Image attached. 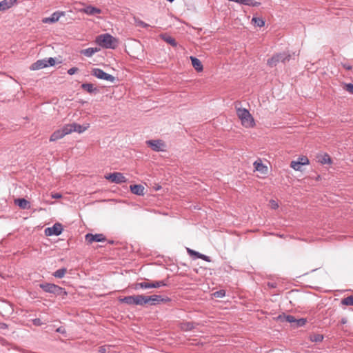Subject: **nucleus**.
Listing matches in <instances>:
<instances>
[{"mask_svg": "<svg viewBox=\"0 0 353 353\" xmlns=\"http://www.w3.org/2000/svg\"><path fill=\"white\" fill-rule=\"evenodd\" d=\"M96 43L103 48L115 49L118 45V40L111 34L105 33L97 36Z\"/></svg>", "mask_w": 353, "mask_h": 353, "instance_id": "obj_1", "label": "nucleus"}, {"mask_svg": "<svg viewBox=\"0 0 353 353\" xmlns=\"http://www.w3.org/2000/svg\"><path fill=\"white\" fill-rule=\"evenodd\" d=\"M236 114L238 117L241 121V124L245 128H250L254 126V121L250 113L245 108H236Z\"/></svg>", "mask_w": 353, "mask_h": 353, "instance_id": "obj_2", "label": "nucleus"}, {"mask_svg": "<svg viewBox=\"0 0 353 353\" xmlns=\"http://www.w3.org/2000/svg\"><path fill=\"white\" fill-rule=\"evenodd\" d=\"M121 303L132 305H145V300L144 295H134L125 296L120 299Z\"/></svg>", "mask_w": 353, "mask_h": 353, "instance_id": "obj_3", "label": "nucleus"}, {"mask_svg": "<svg viewBox=\"0 0 353 353\" xmlns=\"http://www.w3.org/2000/svg\"><path fill=\"white\" fill-rule=\"evenodd\" d=\"M290 57V54L287 52L278 53L269 59L267 61V64L272 68L276 66L279 62L285 63L286 61H289Z\"/></svg>", "mask_w": 353, "mask_h": 353, "instance_id": "obj_4", "label": "nucleus"}, {"mask_svg": "<svg viewBox=\"0 0 353 353\" xmlns=\"http://www.w3.org/2000/svg\"><path fill=\"white\" fill-rule=\"evenodd\" d=\"M55 59L52 57L40 59L32 63L30 69L31 70H38L40 69L45 68L49 65L52 66L55 64Z\"/></svg>", "mask_w": 353, "mask_h": 353, "instance_id": "obj_5", "label": "nucleus"}, {"mask_svg": "<svg viewBox=\"0 0 353 353\" xmlns=\"http://www.w3.org/2000/svg\"><path fill=\"white\" fill-rule=\"evenodd\" d=\"M91 74L97 79L105 80L111 83H114L116 80V78L114 76L105 72L100 68H92L91 70Z\"/></svg>", "mask_w": 353, "mask_h": 353, "instance_id": "obj_6", "label": "nucleus"}, {"mask_svg": "<svg viewBox=\"0 0 353 353\" xmlns=\"http://www.w3.org/2000/svg\"><path fill=\"white\" fill-rule=\"evenodd\" d=\"M147 145L151 148V149L155 152H163L165 151L166 145L163 140H148L146 141Z\"/></svg>", "mask_w": 353, "mask_h": 353, "instance_id": "obj_7", "label": "nucleus"}, {"mask_svg": "<svg viewBox=\"0 0 353 353\" xmlns=\"http://www.w3.org/2000/svg\"><path fill=\"white\" fill-rule=\"evenodd\" d=\"M105 178L112 183L118 184L125 183L127 181L126 178L121 172L110 173L108 175H106Z\"/></svg>", "mask_w": 353, "mask_h": 353, "instance_id": "obj_8", "label": "nucleus"}, {"mask_svg": "<svg viewBox=\"0 0 353 353\" xmlns=\"http://www.w3.org/2000/svg\"><path fill=\"white\" fill-rule=\"evenodd\" d=\"M62 231H63L62 225L59 223H56L53 225L52 227L47 228L45 230V234L47 236H52V235L58 236L61 234Z\"/></svg>", "mask_w": 353, "mask_h": 353, "instance_id": "obj_9", "label": "nucleus"}, {"mask_svg": "<svg viewBox=\"0 0 353 353\" xmlns=\"http://www.w3.org/2000/svg\"><path fill=\"white\" fill-rule=\"evenodd\" d=\"M145 305L150 304L151 305H156L157 303H159L161 302H166L170 301L168 298L164 299L160 295H152V296H145Z\"/></svg>", "mask_w": 353, "mask_h": 353, "instance_id": "obj_10", "label": "nucleus"}, {"mask_svg": "<svg viewBox=\"0 0 353 353\" xmlns=\"http://www.w3.org/2000/svg\"><path fill=\"white\" fill-rule=\"evenodd\" d=\"M65 12L63 11H57L53 12L50 17H45L42 21L45 23H53L59 21L61 17L64 16Z\"/></svg>", "mask_w": 353, "mask_h": 353, "instance_id": "obj_11", "label": "nucleus"}, {"mask_svg": "<svg viewBox=\"0 0 353 353\" xmlns=\"http://www.w3.org/2000/svg\"><path fill=\"white\" fill-rule=\"evenodd\" d=\"M85 238V241L90 244L93 242H103L105 241V237L103 234H87Z\"/></svg>", "mask_w": 353, "mask_h": 353, "instance_id": "obj_12", "label": "nucleus"}, {"mask_svg": "<svg viewBox=\"0 0 353 353\" xmlns=\"http://www.w3.org/2000/svg\"><path fill=\"white\" fill-rule=\"evenodd\" d=\"M81 12L85 13L88 15H95L97 14H100L101 10L99 8L96 7H93L92 6H88L80 10Z\"/></svg>", "mask_w": 353, "mask_h": 353, "instance_id": "obj_13", "label": "nucleus"}, {"mask_svg": "<svg viewBox=\"0 0 353 353\" xmlns=\"http://www.w3.org/2000/svg\"><path fill=\"white\" fill-rule=\"evenodd\" d=\"M17 0H3L0 2V11H5L10 8Z\"/></svg>", "mask_w": 353, "mask_h": 353, "instance_id": "obj_14", "label": "nucleus"}, {"mask_svg": "<svg viewBox=\"0 0 353 353\" xmlns=\"http://www.w3.org/2000/svg\"><path fill=\"white\" fill-rule=\"evenodd\" d=\"M14 203L23 210H28L30 208V202L23 198L15 199Z\"/></svg>", "mask_w": 353, "mask_h": 353, "instance_id": "obj_15", "label": "nucleus"}, {"mask_svg": "<svg viewBox=\"0 0 353 353\" xmlns=\"http://www.w3.org/2000/svg\"><path fill=\"white\" fill-rule=\"evenodd\" d=\"M131 192L137 195H143L144 194V190L145 188L141 185H132L130 187Z\"/></svg>", "mask_w": 353, "mask_h": 353, "instance_id": "obj_16", "label": "nucleus"}, {"mask_svg": "<svg viewBox=\"0 0 353 353\" xmlns=\"http://www.w3.org/2000/svg\"><path fill=\"white\" fill-rule=\"evenodd\" d=\"M39 287L46 292L54 294L55 284L50 283H44L39 284Z\"/></svg>", "mask_w": 353, "mask_h": 353, "instance_id": "obj_17", "label": "nucleus"}, {"mask_svg": "<svg viewBox=\"0 0 353 353\" xmlns=\"http://www.w3.org/2000/svg\"><path fill=\"white\" fill-rule=\"evenodd\" d=\"M160 37L166 43L171 45L172 47H176L177 43L174 38L168 35V34H161Z\"/></svg>", "mask_w": 353, "mask_h": 353, "instance_id": "obj_18", "label": "nucleus"}, {"mask_svg": "<svg viewBox=\"0 0 353 353\" xmlns=\"http://www.w3.org/2000/svg\"><path fill=\"white\" fill-rule=\"evenodd\" d=\"M190 59L192 66L196 71L201 72L203 70V65L199 59L194 57H190Z\"/></svg>", "mask_w": 353, "mask_h": 353, "instance_id": "obj_19", "label": "nucleus"}, {"mask_svg": "<svg viewBox=\"0 0 353 353\" xmlns=\"http://www.w3.org/2000/svg\"><path fill=\"white\" fill-rule=\"evenodd\" d=\"M253 165L255 170L261 173L265 174L268 171V168L262 163L261 160L254 161Z\"/></svg>", "mask_w": 353, "mask_h": 353, "instance_id": "obj_20", "label": "nucleus"}, {"mask_svg": "<svg viewBox=\"0 0 353 353\" xmlns=\"http://www.w3.org/2000/svg\"><path fill=\"white\" fill-rule=\"evenodd\" d=\"M99 50L97 48H88L81 51V54L87 57H91L94 53Z\"/></svg>", "mask_w": 353, "mask_h": 353, "instance_id": "obj_21", "label": "nucleus"}, {"mask_svg": "<svg viewBox=\"0 0 353 353\" xmlns=\"http://www.w3.org/2000/svg\"><path fill=\"white\" fill-rule=\"evenodd\" d=\"M133 288L135 290H138L139 289H148L151 288V282H141L137 283L134 284Z\"/></svg>", "mask_w": 353, "mask_h": 353, "instance_id": "obj_22", "label": "nucleus"}, {"mask_svg": "<svg viewBox=\"0 0 353 353\" xmlns=\"http://www.w3.org/2000/svg\"><path fill=\"white\" fill-rule=\"evenodd\" d=\"M64 137V134L61 130H56L54 132L52 133V134L50 137V141H55L58 139H60Z\"/></svg>", "mask_w": 353, "mask_h": 353, "instance_id": "obj_23", "label": "nucleus"}, {"mask_svg": "<svg viewBox=\"0 0 353 353\" xmlns=\"http://www.w3.org/2000/svg\"><path fill=\"white\" fill-rule=\"evenodd\" d=\"M81 87L83 90L87 91L90 94L97 90V88L94 87L93 84L92 83H83L81 84Z\"/></svg>", "mask_w": 353, "mask_h": 353, "instance_id": "obj_24", "label": "nucleus"}, {"mask_svg": "<svg viewBox=\"0 0 353 353\" xmlns=\"http://www.w3.org/2000/svg\"><path fill=\"white\" fill-rule=\"evenodd\" d=\"M74 128V123H71V124H68V125H64L62 128H61V130L65 135H67L68 134H70L71 132H74V130H75Z\"/></svg>", "mask_w": 353, "mask_h": 353, "instance_id": "obj_25", "label": "nucleus"}, {"mask_svg": "<svg viewBox=\"0 0 353 353\" xmlns=\"http://www.w3.org/2000/svg\"><path fill=\"white\" fill-rule=\"evenodd\" d=\"M252 22L254 23L255 26L261 28L265 26V21L263 18L260 17H253L252 19Z\"/></svg>", "mask_w": 353, "mask_h": 353, "instance_id": "obj_26", "label": "nucleus"}, {"mask_svg": "<svg viewBox=\"0 0 353 353\" xmlns=\"http://www.w3.org/2000/svg\"><path fill=\"white\" fill-rule=\"evenodd\" d=\"M66 272H67V269L65 268H63L59 269L57 271H55L52 274V275L56 278L61 279V278L64 277Z\"/></svg>", "mask_w": 353, "mask_h": 353, "instance_id": "obj_27", "label": "nucleus"}, {"mask_svg": "<svg viewBox=\"0 0 353 353\" xmlns=\"http://www.w3.org/2000/svg\"><path fill=\"white\" fill-rule=\"evenodd\" d=\"M168 283L167 281L163 280V281H152L151 282V288H159L162 286H167Z\"/></svg>", "mask_w": 353, "mask_h": 353, "instance_id": "obj_28", "label": "nucleus"}, {"mask_svg": "<svg viewBox=\"0 0 353 353\" xmlns=\"http://www.w3.org/2000/svg\"><path fill=\"white\" fill-rule=\"evenodd\" d=\"M54 294L55 295H63V296H66L67 295V292L65 291V290L57 285H55V287H54Z\"/></svg>", "mask_w": 353, "mask_h": 353, "instance_id": "obj_29", "label": "nucleus"}, {"mask_svg": "<svg viewBox=\"0 0 353 353\" xmlns=\"http://www.w3.org/2000/svg\"><path fill=\"white\" fill-rule=\"evenodd\" d=\"M89 127V125H87L86 126L81 125L79 124L74 123V128L75 130L74 132H77L79 133L83 132L85 131Z\"/></svg>", "mask_w": 353, "mask_h": 353, "instance_id": "obj_30", "label": "nucleus"}, {"mask_svg": "<svg viewBox=\"0 0 353 353\" xmlns=\"http://www.w3.org/2000/svg\"><path fill=\"white\" fill-rule=\"evenodd\" d=\"M319 161L322 164L330 163L332 162L330 157L327 154H325L319 157Z\"/></svg>", "mask_w": 353, "mask_h": 353, "instance_id": "obj_31", "label": "nucleus"}, {"mask_svg": "<svg viewBox=\"0 0 353 353\" xmlns=\"http://www.w3.org/2000/svg\"><path fill=\"white\" fill-rule=\"evenodd\" d=\"M341 304L345 305H353V295L349 296L342 299Z\"/></svg>", "mask_w": 353, "mask_h": 353, "instance_id": "obj_32", "label": "nucleus"}, {"mask_svg": "<svg viewBox=\"0 0 353 353\" xmlns=\"http://www.w3.org/2000/svg\"><path fill=\"white\" fill-rule=\"evenodd\" d=\"M290 166L292 168H293L294 170L299 171L301 170L302 165L299 163L297 161H292L290 163Z\"/></svg>", "mask_w": 353, "mask_h": 353, "instance_id": "obj_33", "label": "nucleus"}, {"mask_svg": "<svg viewBox=\"0 0 353 353\" xmlns=\"http://www.w3.org/2000/svg\"><path fill=\"white\" fill-rule=\"evenodd\" d=\"M198 259H201L205 261L210 262V258L208 256H206L205 254H203L201 253H199L198 252H196V254L194 255Z\"/></svg>", "mask_w": 353, "mask_h": 353, "instance_id": "obj_34", "label": "nucleus"}, {"mask_svg": "<svg viewBox=\"0 0 353 353\" xmlns=\"http://www.w3.org/2000/svg\"><path fill=\"white\" fill-rule=\"evenodd\" d=\"M306 319L303 318L296 319L294 326H296V327H302L306 323Z\"/></svg>", "mask_w": 353, "mask_h": 353, "instance_id": "obj_35", "label": "nucleus"}, {"mask_svg": "<svg viewBox=\"0 0 353 353\" xmlns=\"http://www.w3.org/2000/svg\"><path fill=\"white\" fill-rule=\"evenodd\" d=\"M194 327L192 323L187 322L182 325V329L184 330H191Z\"/></svg>", "mask_w": 353, "mask_h": 353, "instance_id": "obj_36", "label": "nucleus"}, {"mask_svg": "<svg viewBox=\"0 0 353 353\" xmlns=\"http://www.w3.org/2000/svg\"><path fill=\"white\" fill-rule=\"evenodd\" d=\"M135 24L137 26H140L141 28H146L148 27H149V24L145 23L144 21L140 20V19H135Z\"/></svg>", "mask_w": 353, "mask_h": 353, "instance_id": "obj_37", "label": "nucleus"}, {"mask_svg": "<svg viewBox=\"0 0 353 353\" xmlns=\"http://www.w3.org/2000/svg\"><path fill=\"white\" fill-rule=\"evenodd\" d=\"M323 339V336L321 334H314L311 336V340L314 342H321Z\"/></svg>", "mask_w": 353, "mask_h": 353, "instance_id": "obj_38", "label": "nucleus"}, {"mask_svg": "<svg viewBox=\"0 0 353 353\" xmlns=\"http://www.w3.org/2000/svg\"><path fill=\"white\" fill-rule=\"evenodd\" d=\"M299 163H300L302 165H307L309 164V160L307 159V157H305V156H303V157H301L298 159V161H297Z\"/></svg>", "mask_w": 353, "mask_h": 353, "instance_id": "obj_39", "label": "nucleus"}, {"mask_svg": "<svg viewBox=\"0 0 353 353\" xmlns=\"http://www.w3.org/2000/svg\"><path fill=\"white\" fill-rule=\"evenodd\" d=\"M284 319L285 320V321L288 322V323H294L295 324V322H296V318L292 316V315H286V316H284Z\"/></svg>", "mask_w": 353, "mask_h": 353, "instance_id": "obj_40", "label": "nucleus"}, {"mask_svg": "<svg viewBox=\"0 0 353 353\" xmlns=\"http://www.w3.org/2000/svg\"><path fill=\"white\" fill-rule=\"evenodd\" d=\"M225 295V292L223 290L216 291L214 293V296L216 298H222Z\"/></svg>", "mask_w": 353, "mask_h": 353, "instance_id": "obj_41", "label": "nucleus"}, {"mask_svg": "<svg viewBox=\"0 0 353 353\" xmlns=\"http://www.w3.org/2000/svg\"><path fill=\"white\" fill-rule=\"evenodd\" d=\"M345 90L350 92V94H353V84L352 83H345L344 85Z\"/></svg>", "mask_w": 353, "mask_h": 353, "instance_id": "obj_42", "label": "nucleus"}, {"mask_svg": "<svg viewBox=\"0 0 353 353\" xmlns=\"http://www.w3.org/2000/svg\"><path fill=\"white\" fill-rule=\"evenodd\" d=\"M246 6H258L260 5L259 2L254 1L253 0H247Z\"/></svg>", "mask_w": 353, "mask_h": 353, "instance_id": "obj_43", "label": "nucleus"}, {"mask_svg": "<svg viewBox=\"0 0 353 353\" xmlns=\"http://www.w3.org/2000/svg\"><path fill=\"white\" fill-rule=\"evenodd\" d=\"M110 347L109 346H101L99 348V352L100 353H106L109 351Z\"/></svg>", "mask_w": 353, "mask_h": 353, "instance_id": "obj_44", "label": "nucleus"}, {"mask_svg": "<svg viewBox=\"0 0 353 353\" xmlns=\"http://www.w3.org/2000/svg\"><path fill=\"white\" fill-rule=\"evenodd\" d=\"M78 70L79 69L76 67L71 68L68 70V74L70 75H72L74 73H76L78 71Z\"/></svg>", "mask_w": 353, "mask_h": 353, "instance_id": "obj_45", "label": "nucleus"}, {"mask_svg": "<svg viewBox=\"0 0 353 353\" xmlns=\"http://www.w3.org/2000/svg\"><path fill=\"white\" fill-rule=\"evenodd\" d=\"M32 323L34 325H37V326H39V325H41L43 324L41 320L40 319H34L32 320Z\"/></svg>", "mask_w": 353, "mask_h": 353, "instance_id": "obj_46", "label": "nucleus"}, {"mask_svg": "<svg viewBox=\"0 0 353 353\" xmlns=\"http://www.w3.org/2000/svg\"><path fill=\"white\" fill-rule=\"evenodd\" d=\"M270 203L272 209H276L279 207V205L274 200H271Z\"/></svg>", "mask_w": 353, "mask_h": 353, "instance_id": "obj_47", "label": "nucleus"}, {"mask_svg": "<svg viewBox=\"0 0 353 353\" xmlns=\"http://www.w3.org/2000/svg\"><path fill=\"white\" fill-rule=\"evenodd\" d=\"M341 65L347 70H350L352 68V65L347 63H342Z\"/></svg>", "mask_w": 353, "mask_h": 353, "instance_id": "obj_48", "label": "nucleus"}, {"mask_svg": "<svg viewBox=\"0 0 353 353\" xmlns=\"http://www.w3.org/2000/svg\"><path fill=\"white\" fill-rule=\"evenodd\" d=\"M56 331L57 332L61 333V334H65V327H63L62 326L58 327Z\"/></svg>", "mask_w": 353, "mask_h": 353, "instance_id": "obj_49", "label": "nucleus"}, {"mask_svg": "<svg viewBox=\"0 0 353 353\" xmlns=\"http://www.w3.org/2000/svg\"><path fill=\"white\" fill-rule=\"evenodd\" d=\"M187 251H188V254L190 255H191V256H194L196 254V251H194V250H191L190 248H188Z\"/></svg>", "mask_w": 353, "mask_h": 353, "instance_id": "obj_50", "label": "nucleus"}, {"mask_svg": "<svg viewBox=\"0 0 353 353\" xmlns=\"http://www.w3.org/2000/svg\"><path fill=\"white\" fill-rule=\"evenodd\" d=\"M52 198H54V199H59L61 197V195L59 193H56L54 194H52Z\"/></svg>", "mask_w": 353, "mask_h": 353, "instance_id": "obj_51", "label": "nucleus"}, {"mask_svg": "<svg viewBox=\"0 0 353 353\" xmlns=\"http://www.w3.org/2000/svg\"><path fill=\"white\" fill-rule=\"evenodd\" d=\"M347 322L346 319H343L342 321H341V323H345Z\"/></svg>", "mask_w": 353, "mask_h": 353, "instance_id": "obj_52", "label": "nucleus"}, {"mask_svg": "<svg viewBox=\"0 0 353 353\" xmlns=\"http://www.w3.org/2000/svg\"><path fill=\"white\" fill-rule=\"evenodd\" d=\"M169 2H172L174 0H167Z\"/></svg>", "mask_w": 353, "mask_h": 353, "instance_id": "obj_53", "label": "nucleus"}, {"mask_svg": "<svg viewBox=\"0 0 353 353\" xmlns=\"http://www.w3.org/2000/svg\"><path fill=\"white\" fill-rule=\"evenodd\" d=\"M6 327V324H3V327Z\"/></svg>", "mask_w": 353, "mask_h": 353, "instance_id": "obj_54", "label": "nucleus"}]
</instances>
